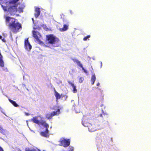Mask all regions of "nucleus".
<instances>
[{
	"mask_svg": "<svg viewBox=\"0 0 151 151\" xmlns=\"http://www.w3.org/2000/svg\"><path fill=\"white\" fill-rule=\"evenodd\" d=\"M19 0H10L9 2L7 1L2 2L1 6L5 11H6L4 15L7 24L9 26L11 30L14 32H17L21 28L19 23H15V19L14 18L10 17L7 14L10 13L11 15L15 14L18 12H22L25 7L23 4H17L16 2Z\"/></svg>",
	"mask_w": 151,
	"mask_h": 151,
	"instance_id": "f257e3e1",
	"label": "nucleus"
},
{
	"mask_svg": "<svg viewBox=\"0 0 151 151\" xmlns=\"http://www.w3.org/2000/svg\"><path fill=\"white\" fill-rule=\"evenodd\" d=\"M47 42L54 47H58L60 44V40L56 36L53 34L47 35Z\"/></svg>",
	"mask_w": 151,
	"mask_h": 151,
	"instance_id": "f03ea898",
	"label": "nucleus"
},
{
	"mask_svg": "<svg viewBox=\"0 0 151 151\" xmlns=\"http://www.w3.org/2000/svg\"><path fill=\"white\" fill-rule=\"evenodd\" d=\"M41 119L42 118L40 116H37L33 117V118L31 119V121L38 125H41L45 127H47L48 124L46 123L43 120L40 121V119Z\"/></svg>",
	"mask_w": 151,
	"mask_h": 151,
	"instance_id": "7ed1b4c3",
	"label": "nucleus"
},
{
	"mask_svg": "<svg viewBox=\"0 0 151 151\" xmlns=\"http://www.w3.org/2000/svg\"><path fill=\"white\" fill-rule=\"evenodd\" d=\"M32 34L36 42L41 45H43V43L41 40V36L40 33L35 30H34L32 31Z\"/></svg>",
	"mask_w": 151,
	"mask_h": 151,
	"instance_id": "20e7f679",
	"label": "nucleus"
},
{
	"mask_svg": "<svg viewBox=\"0 0 151 151\" xmlns=\"http://www.w3.org/2000/svg\"><path fill=\"white\" fill-rule=\"evenodd\" d=\"M97 122L96 123L88 124L89 126L88 129L90 132H93L99 129V125L98 123V121H97Z\"/></svg>",
	"mask_w": 151,
	"mask_h": 151,
	"instance_id": "39448f33",
	"label": "nucleus"
},
{
	"mask_svg": "<svg viewBox=\"0 0 151 151\" xmlns=\"http://www.w3.org/2000/svg\"><path fill=\"white\" fill-rule=\"evenodd\" d=\"M60 145L63 146L64 147H67L70 144V141L69 140L67 139H65L64 138H61L60 140Z\"/></svg>",
	"mask_w": 151,
	"mask_h": 151,
	"instance_id": "423d86ee",
	"label": "nucleus"
},
{
	"mask_svg": "<svg viewBox=\"0 0 151 151\" xmlns=\"http://www.w3.org/2000/svg\"><path fill=\"white\" fill-rule=\"evenodd\" d=\"M60 110L58 109L56 111H54L51 113H48L46 115V116L48 119H51L53 116L59 114L60 113Z\"/></svg>",
	"mask_w": 151,
	"mask_h": 151,
	"instance_id": "0eeeda50",
	"label": "nucleus"
},
{
	"mask_svg": "<svg viewBox=\"0 0 151 151\" xmlns=\"http://www.w3.org/2000/svg\"><path fill=\"white\" fill-rule=\"evenodd\" d=\"M24 45L25 49L28 51H29L32 48V46L28 42V39L25 40Z\"/></svg>",
	"mask_w": 151,
	"mask_h": 151,
	"instance_id": "6e6552de",
	"label": "nucleus"
},
{
	"mask_svg": "<svg viewBox=\"0 0 151 151\" xmlns=\"http://www.w3.org/2000/svg\"><path fill=\"white\" fill-rule=\"evenodd\" d=\"M49 127V125L47 127H45L46 128L45 131V132H40V134L42 136L45 137H48L49 136L48 134V128Z\"/></svg>",
	"mask_w": 151,
	"mask_h": 151,
	"instance_id": "1a4fd4ad",
	"label": "nucleus"
},
{
	"mask_svg": "<svg viewBox=\"0 0 151 151\" xmlns=\"http://www.w3.org/2000/svg\"><path fill=\"white\" fill-rule=\"evenodd\" d=\"M86 117L85 116H84L83 118V120L82 121V124L85 127H88V128L89 127V125L88 124H90V123L86 122Z\"/></svg>",
	"mask_w": 151,
	"mask_h": 151,
	"instance_id": "9d476101",
	"label": "nucleus"
},
{
	"mask_svg": "<svg viewBox=\"0 0 151 151\" xmlns=\"http://www.w3.org/2000/svg\"><path fill=\"white\" fill-rule=\"evenodd\" d=\"M35 17L37 18L40 14V9L39 8H35Z\"/></svg>",
	"mask_w": 151,
	"mask_h": 151,
	"instance_id": "9b49d317",
	"label": "nucleus"
},
{
	"mask_svg": "<svg viewBox=\"0 0 151 151\" xmlns=\"http://www.w3.org/2000/svg\"><path fill=\"white\" fill-rule=\"evenodd\" d=\"M68 25L66 24H64L63 28H60L59 30L61 32L65 31L67 30L68 29Z\"/></svg>",
	"mask_w": 151,
	"mask_h": 151,
	"instance_id": "f8f14e48",
	"label": "nucleus"
},
{
	"mask_svg": "<svg viewBox=\"0 0 151 151\" xmlns=\"http://www.w3.org/2000/svg\"><path fill=\"white\" fill-rule=\"evenodd\" d=\"M96 79V78L95 74L94 73L92 74L91 79V82L92 83V85L94 84Z\"/></svg>",
	"mask_w": 151,
	"mask_h": 151,
	"instance_id": "ddd939ff",
	"label": "nucleus"
},
{
	"mask_svg": "<svg viewBox=\"0 0 151 151\" xmlns=\"http://www.w3.org/2000/svg\"><path fill=\"white\" fill-rule=\"evenodd\" d=\"M73 60L78 65L81 67H82V65L78 60L76 59H73Z\"/></svg>",
	"mask_w": 151,
	"mask_h": 151,
	"instance_id": "4468645a",
	"label": "nucleus"
},
{
	"mask_svg": "<svg viewBox=\"0 0 151 151\" xmlns=\"http://www.w3.org/2000/svg\"><path fill=\"white\" fill-rule=\"evenodd\" d=\"M9 101L15 107H19V106L17 104L16 102L14 101H13L10 99H9Z\"/></svg>",
	"mask_w": 151,
	"mask_h": 151,
	"instance_id": "2eb2a0df",
	"label": "nucleus"
},
{
	"mask_svg": "<svg viewBox=\"0 0 151 151\" xmlns=\"http://www.w3.org/2000/svg\"><path fill=\"white\" fill-rule=\"evenodd\" d=\"M71 86L73 88V92L74 93H75L77 92V90L76 88V86L72 83L71 84Z\"/></svg>",
	"mask_w": 151,
	"mask_h": 151,
	"instance_id": "dca6fc26",
	"label": "nucleus"
},
{
	"mask_svg": "<svg viewBox=\"0 0 151 151\" xmlns=\"http://www.w3.org/2000/svg\"><path fill=\"white\" fill-rule=\"evenodd\" d=\"M55 95L57 99H60L61 97V96L57 92H55Z\"/></svg>",
	"mask_w": 151,
	"mask_h": 151,
	"instance_id": "f3484780",
	"label": "nucleus"
},
{
	"mask_svg": "<svg viewBox=\"0 0 151 151\" xmlns=\"http://www.w3.org/2000/svg\"><path fill=\"white\" fill-rule=\"evenodd\" d=\"M84 80V78L83 77H80L79 78V82L80 83H82Z\"/></svg>",
	"mask_w": 151,
	"mask_h": 151,
	"instance_id": "a211bd4d",
	"label": "nucleus"
},
{
	"mask_svg": "<svg viewBox=\"0 0 151 151\" xmlns=\"http://www.w3.org/2000/svg\"><path fill=\"white\" fill-rule=\"evenodd\" d=\"M90 35H88V36H87L85 37L84 38H83V40H86L88 39V38H90Z\"/></svg>",
	"mask_w": 151,
	"mask_h": 151,
	"instance_id": "6ab92c4d",
	"label": "nucleus"
},
{
	"mask_svg": "<svg viewBox=\"0 0 151 151\" xmlns=\"http://www.w3.org/2000/svg\"><path fill=\"white\" fill-rule=\"evenodd\" d=\"M0 132L2 133H4V129H2V128L1 127V126H0Z\"/></svg>",
	"mask_w": 151,
	"mask_h": 151,
	"instance_id": "aec40b11",
	"label": "nucleus"
},
{
	"mask_svg": "<svg viewBox=\"0 0 151 151\" xmlns=\"http://www.w3.org/2000/svg\"><path fill=\"white\" fill-rule=\"evenodd\" d=\"M24 114H25V115L26 116H29V114L27 113L26 112H24Z\"/></svg>",
	"mask_w": 151,
	"mask_h": 151,
	"instance_id": "412c9836",
	"label": "nucleus"
},
{
	"mask_svg": "<svg viewBox=\"0 0 151 151\" xmlns=\"http://www.w3.org/2000/svg\"><path fill=\"white\" fill-rule=\"evenodd\" d=\"M81 68H82V69L83 70L84 72L85 73H87L86 70L85 69H84L83 67H81Z\"/></svg>",
	"mask_w": 151,
	"mask_h": 151,
	"instance_id": "4be33fe9",
	"label": "nucleus"
},
{
	"mask_svg": "<svg viewBox=\"0 0 151 151\" xmlns=\"http://www.w3.org/2000/svg\"><path fill=\"white\" fill-rule=\"evenodd\" d=\"M0 151H4L2 148L0 147Z\"/></svg>",
	"mask_w": 151,
	"mask_h": 151,
	"instance_id": "5701e85b",
	"label": "nucleus"
},
{
	"mask_svg": "<svg viewBox=\"0 0 151 151\" xmlns=\"http://www.w3.org/2000/svg\"><path fill=\"white\" fill-rule=\"evenodd\" d=\"M2 40L3 42H5V40L4 39H2Z\"/></svg>",
	"mask_w": 151,
	"mask_h": 151,
	"instance_id": "b1692460",
	"label": "nucleus"
},
{
	"mask_svg": "<svg viewBox=\"0 0 151 151\" xmlns=\"http://www.w3.org/2000/svg\"><path fill=\"white\" fill-rule=\"evenodd\" d=\"M99 85H100L99 83H97V86H99Z\"/></svg>",
	"mask_w": 151,
	"mask_h": 151,
	"instance_id": "393cba45",
	"label": "nucleus"
},
{
	"mask_svg": "<svg viewBox=\"0 0 151 151\" xmlns=\"http://www.w3.org/2000/svg\"><path fill=\"white\" fill-rule=\"evenodd\" d=\"M2 37L0 35V39H2Z\"/></svg>",
	"mask_w": 151,
	"mask_h": 151,
	"instance_id": "a878e982",
	"label": "nucleus"
},
{
	"mask_svg": "<svg viewBox=\"0 0 151 151\" xmlns=\"http://www.w3.org/2000/svg\"><path fill=\"white\" fill-rule=\"evenodd\" d=\"M92 59H93V60H95V58H92Z\"/></svg>",
	"mask_w": 151,
	"mask_h": 151,
	"instance_id": "bb28decb",
	"label": "nucleus"
},
{
	"mask_svg": "<svg viewBox=\"0 0 151 151\" xmlns=\"http://www.w3.org/2000/svg\"><path fill=\"white\" fill-rule=\"evenodd\" d=\"M101 66H102V62H101Z\"/></svg>",
	"mask_w": 151,
	"mask_h": 151,
	"instance_id": "cd10ccee",
	"label": "nucleus"
},
{
	"mask_svg": "<svg viewBox=\"0 0 151 151\" xmlns=\"http://www.w3.org/2000/svg\"><path fill=\"white\" fill-rule=\"evenodd\" d=\"M32 20L33 22H34V19H33V18H32Z\"/></svg>",
	"mask_w": 151,
	"mask_h": 151,
	"instance_id": "c85d7f7f",
	"label": "nucleus"
},
{
	"mask_svg": "<svg viewBox=\"0 0 151 151\" xmlns=\"http://www.w3.org/2000/svg\"><path fill=\"white\" fill-rule=\"evenodd\" d=\"M27 125H28V123H27L28 122L27 121Z\"/></svg>",
	"mask_w": 151,
	"mask_h": 151,
	"instance_id": "c756f323",
	"label": "nucleus"
},
{
	"mask_svg": "<svg viewBox=\"0 0 151 151\" xmlns=\"http://www.w3.org/2000/svg\"><path fill=\"white\" fill-rule=\"evenodd\" d=\"M88 58H90L89 57H88Z\"/></svg>",
	"mask_w": 151,
	"mask_h": 151,
	"instance_id": "7c9ffc66",
	"label": "nucleus"
}]
</instances>
